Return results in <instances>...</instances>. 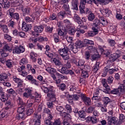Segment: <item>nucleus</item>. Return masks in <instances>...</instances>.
Here are the masks:
<instances>
[{
	"label": "nucleus",
	"instance_id": "obj_1",
	"mask_svg": "<svg viewBox=\"0 0 125 125\" xmlns=\"http://www.w3.org/2000/svg\"><path fill=\"white\" fill-rule=\"evenodd\" d=\"M41 89L44 92V93H47L48 98L49 99L51 102H54L56 101V97H55V94L53 89L54 87L53 86H50L47 87V84L46 83L45 81H42L41 85Z\"/></svg>",
	"mask_w": 125,
	"mask_h": 125
},
{
	"label": "nucleus",
	"instance_id": "obj_2",
	"mask_svg": "<svg viewBox=\"0 0 125 125\" xmlns=\"http://www.w3.org/2000/svg\"><path fill=\"white\" fill-rule=\"evenodd\" d=\"M68 51H69V48L67 47L59 50V53H60L63 60H68L70 58V56L68 54Z\"/></svg>",
	"mask_w": 125,
	"mask_h": 125
},
{
	"label": "nucleus",
	"instance_id": "obj_3",
	"mask_svg": "<svg viewBox=\"0 0 125 125\" xmlns=\"http://www.w3.org/2000/svg\"><path fill=\"white\" fill-rule=\"evenodd\" d=\"M43 31V26H35L34 27V31L32 32V35L34 37H38L40 33H42Z\"/></svg>",
	"mask_w": 125,
	"mask_h": 125
},
{
	"label": "nucleus",
	"instance_id": "obj_4",
	"mask_svg": "<svg viewBox=\"0 0 125 125\" xmlns=\"http://www.w3.org/2000/svg\"><path fill=\"white\" fill-rule=\"evenodd\" d=\"M57 71L63 74L68 75L69 74L71 75H74V71H72V70H68V68H66L64 66H62L61 69H58Z\"/></svg>",
	"mask_w": 125,
	"mask_h": 125
},
{
	"label": "nucleus",
	"instance_id": "obj_5",
	"mask_svg": "<svg viewBox=\"0 0 125 125\" xmlns=\"http://www.w3.org/2000/svg\"><path fill=\"white\" fill-rule=\"evenodd\" d=\"M25 51V47L23 46H16L13 50V53H23Z\"/></svg>",
	"mask_w": 125,
	"mask_h": 125
},
{
	"label": "nucleus",
	"instance_id": "obj_6",
	"mask_svg": "<svg viewBox=\"0 0 125 125\" xmlns=\"http://www.w3.org/2000/svg\"><path fill=\"white\" fill-rule=\"evenodd\" d=\"M81 97L86 106H89L91 103V100L83 94H81Z\"/></svg>",
	"mask_w": 125,
	"mask_h": 125
},
{
	"label": "nucleus",
	"instance_id": "obj_7",
	"mask_svg": "<svg viewBox=\"0 0 125 125\" xmlns=\"http://www.w3.org/2000/svg\"><path fill=\"white\" fill-rule=\"evenodd\" d=\"M41 115L36 113L34 114V125H41Z\"/></svg>",
	"mask_w": 125,
	"mask_h": 125
},
{
	"label": "nucleus",
	"instance_id": "obj_8",
	"mask_svg": "<svg viewBox=\"0 0 125 125\" xmlns=\"http://www.w3.org/2000/svg\"><path fill=\"white\" fill-rule=\"evenodd\" d=\"M68 25H70V21L68 20H64L63 21H59L57 23L59 28H61L63 26H67Z\"/></svg>",
	"mask_w": 125,
	"mask_h": 125
},
{
	"label": "nucleus",
	"instance_id": "obj_9",
	"mask_svg": "<svg viewBox=\"0 0 125 125\" xmlns=\"http://www.w3.org/2000/svg\"><path fill=\"white\" fill-rule=\"evenodd\" d=\"M10 76H11V74L9 72L1 73L0 74V81L3 82L4 80H7L8 77H10Z\"/></svg>",
	"mask_w": 125,
	"mask_h": 125
},
{
	"label": "nucleus",
	"instance_id": "obj_10",
	"mask_svg": "<svg viewBox=\"0 0 125 125\" xmlns=\"http://www.w3.org/2000/svg\"><path fill=\"white\" fill-rule=\"evenodd\" d=\"M0 4L1 5L3 8H5V9L9 8V7L10 6L9 2H5L4 1V0H0Z\"/></svg>",
	"mask_w": 125,
	"mask_h": 125
},
{
	"label": "nucleus",
	"instance_id": "obj_11",
	"mask_svg": "<svg viewBox=\"0 0 125 125\" xmlns=\"http://www.w3.org/2000/svg\"><path fill=\"white\" fill-rule=\"evenodd\" d=\"M99 49H100L102 54H104L106 57H108L110 55V51L109 50H104V49L101 46H99Z\"/></svg>",
	"mask_w": 125,
	"mask_h": 125
},
{
	"label": "nucleus",
	"instance_id": "obj_12",
	"mask_svg": "<svg viewBox=\"0 0 125 125\" xmlns=\"http://www.w3.org/2000/svg\"><path fill=\"white\" fill-rule=\"evenodd\" d=\"M7 110H8V107H6L4 108H3L0 111V118L1 119V118H4L6 116H7Z\"/></svg>",
	"mask_w": 125,
	"mask_h": 125
},
{
	"label": "nucleus",
	"instance_id": "obj_13",
	"mask_svg": "<svg viewBox=\"0 0 125 125\" xmlns=\"http://www.w3.org/2000/svg\"><path fill=\"white\" fill-rule=\"evenodd\" d=\"M86 2H88V0H81V3L79 7L81 12L83 11L84 9L85 8L84 4H85Z\"/></svg>",
	"mask_w": 125,
	"mask_h": 125
},
{
	"label": "nucleus",
	"instance_id": "obj_14",
	"mask_svg": "<svg viewBox=\"0 0 125 125\" xmlns=\"http://www.w3.org/2000/svg\"><path fill=\"white\" fill-rule=\"evenodd\" d=\"M117 121H118V118L115 117L109 118L108 120L107 124L109 125H116V124H117Z\"/></svg>",
	"mask_w": 125,
	"mask_h": 125
},
{
	"label": "nucleus",
	"instance_id": "obj_15",
	"mask_svg": "<svg viewBox=\"0 0 125 125\" xmlns=\"http://www.w3.org/2000/svg\"><path fill=\"white\" fill-rule=\"evenodd\" d=\"M56 109L57 111L60 112L61 116H63L64 115H66V110H64V108L62 106H57L56 107Z\"/></svg>",
	"mask_w": 125,
	"mask_h": 125
},
{
	"label": "nucleus",
	"instance_id": "obj_16",
	"mask_svg": "<svg viewBox=\"0 0 125 125\" xmlns=\"http://www.w3.org/2000/svg\"><path fill=\"white\" fill-rule=\"evenodd\" d=\"M21 10L23 12L24 16H25L26 14H30V12H31V8H30L29 7H27V6L25 7L22 8L21 9Z\"/></svg>",
	"mask_w": 125,
	"mask_h": 125
},
{
	"label": "nucleus",
	"instance_id": "obj_17",
	"mask_svg": "<svg viewBox=\"0 0 125 125\" xmlns=\"http://www.w3.org/2000/svg\"><path fill=\"white\" fill-rule=\"evenodd\" d=\"M21 29L25 32H28L29 30L32 29V24H22Z\"/></svg>",
	"mask_w": 125,
	"mask_h": 125
},
{
	"label": "nucleus",
	"instance_id": "obj_18",
	"mask_svg": "<svg viewBox=\"0 0 125 125\" xmlns=\"http://www.w3.org/2000/svg\"><path fill=\"white\" fill-rule=\"evenodd\" d=\"M100 12L104 15V16H109V13H110V10L108 9H100Z\"/></svg>",
	"mask_w": 125,
	"mask_h": 125
},
{
	"label": "nucleus",
	"instance_id": "obj_19",
	"mask_svg": "<svg viewBox=\"0 0 125 125\" xmlns=\"http://www.w3.org/2000/svg\"><path fill=\"white\" fill-rule=\"evenodd\" d=\"M78 0H72L71 4L73 9H75V10H78V9H79L78 8Z\"/></svg>",
	"mask_w": 125,
	"mask_h": 125
},
{
	"label": "nucleus",
	"instance_id": "obj_20",
	"mask_svg": "<svg viewBox=\"0 0 125 125\" xmlns=\"http://www.w3.org/2000/svg\"><path fill=\"white\" fill-rule=\"evenodd\" d=\"M37 56H38V55L34 51L31 52L30 58L32 59L33 62H37Z\"/></svg>",
	"mask_w": 125,
	"mask_h": 125
},
{
	"label": "nucleus",
	"instance_id": "obj_21",
	"mask_svg": "<svg viewBox=\"0 0 125 125\" xmlns=\"http://www.w3.org/2000/svg\"><path fill=\"white\" fill-rule=\"evenodd\" d=\"M93 24L96 28H99L101 26H102V24L101 23V22L100 21H99L98 19H95L94 21Z\"/></svg>",
	"mask_w": 125,
	"mask_h": 125
},
{
	"label": "nucleus",
	"instance_id": "obj_22",
	"mask_svg": "<svg viewBox=\"0 0 125 125\" xmlns=\"http://www.w3.org/2000/svg\"><path fill=\"white\" fill-rule=\"evenodd\" d=\"M99 62H97L92 67V71L94 72V73H97V71L99 70V65H100Z\"/></svg>",
	"mask_w": 125,
	"mask_h": 125
},
{
	"label": "nucleus",
	"instance_id": "obj_23",
	"mask_svg": "<svg viewBox=\"0 0 125 125\" xmlns=\"http://www.w3.org/2000/svg\"><path fill=\"white\" fill-rule=\"evenodd\" d=\"M62 8L63 9H64V10L67 12L68 14H70V13H71V11H70V6H69V4H63Z\"/></svg>",
	"mask_w": 125,
	"mask_h": 125
},
{
	"label": "nucleus",
	"instance_id": "obj_24",
	"mask_svg": "<svg viewBox=\"0 0 125 125\" xmlns=\"http://www.w3.org/2000/svg\"><path fill=\"white\" fill-rule=\"evenodd\" d=\"M63 115L62 116L64 117V121H67V122H71V120H72V117L71 116V115L67 113V112H66V114Z\"/></svg>",
	"mask_w": 125,
	"mask_h": 125
},
{
	"label": "nucleus",
	"instance_id": "obj_25",
	"mask_svg": "<svg viewBox=\"0 0 125 125\" xmlns=\"http://www.w3.org/2000/svg\"><path fill=\"white\" fill-rule=\"evenodd\" d=\"M0 100L2 102H5V101H6V100H7V97H6V96H5L4 92H2V93H0Z\"/></svg>",
	"mask_w": 125,
	"mask_h": 125
},
{
	"label": "nucleus",
	"instance_id": "obj_26",
	"mask_svg": "<svg viewBox=\"0 0 125 125\" xmlns=\"http://www.w3.org/2000/svg\"><path fill=\"white\" fill-rule=\"evenodd\" d=\"M74 19L78 21V23L79 25H82L83 23V21H81V18L79 16V15H77V14H74Z\"/></svg>",
	"mask_w": 125,
	"mask_h": 125
},
{
	"label": "nucleus",
	"instance_id": "obj_27",
	"mask_svg": "<svg viewBox=\"0 0 125 125\" xmlns=\"http://www.w3.org/2000/svg\"><path fill=\"white\" fill-rule=\"evenodd\" d=\"M5 64L7 68H12L13 66V62L11 60H8L6 61Z\"/></svg>",
	"mask_w": 125,
	"mask_h": 125
},
{
	"label": "nucleus",
	"instance_id": "obj_28",
	"mask_svg": "<svg viewBox=\"0 0 125 125\" xmlns=\"http://www.w3.org/2000/svg\"><path fill=\"white\" fill-rule=\"evenodd\" d=\"M69 50H71L73 53H77L78 52V47H76V46L69 45Z\"/></svg>",
	"mask_w": 125,
	"mask_h": 125
},
{
	"label": "nucleus",
	"instance_id": "obj_29",
	"mask_svg": "<svg viewBox=\"0 0 125 125\" xmlns=\"http://www.w3.org/2000/svg\"><path fill=\"white\" fill-rule=\"evenodd\" d=\"M83 47V43L81 40H78L75 42V47H77L78 48H82V47Z\"/></svg>",
	"mask_w": 125,
	"mask_h": 125
},
{
	"label": "nucleus",
	"instance_id": "obj_30",
	"mask_svg": "<svg viewBox=\"0 0 125 125\" xmlns=\"http://www.w3.org/2000/svg\"><path fill=\"white\" fill-rule=\"evenodd\" d=\"M12 3L14 6H19L22 3V0H14Z\"/></svg>",
	"mask_w": 125,
	"mask_h": 125
},
{
	"label": "nucleus",
	"instance_id": "obj_31",
	"mask_svg": "<svg viewBox=\"0 0 125 125\" xmlns=\"http://www.w3.org/2000/svg\"><path fill=\"white\" fill-rule=\"evenodd\" d=\"M43 112L45 113V114H48L49 115L48 118L49 119H52L53 117L52 115H51V113L50 112V110L48 109V108H44L43 109Z\"/></svg>",
	"mask_w": 125,
	"mask_h": 125
},
{
	"label": "nucleus",
	"instance_id": "obj_32",
	"mask_svg": "<svg viewBox=\"0 0 125 125\" xmlns=\"http://www.w3.org/2000/svg\"><path fill=\"white\" fill-rule=\"evenodd\" d=\"M25 21L27 23H31V22H34L35 21V18H30V17H25Z\"/></svg>",
	"mask_w": 125,
	"mask_h": 125
},
{
	"label": "nucleus",
	"instance_id": "obj_33",
	"mask_svg": "<svg viewBox=\"0 0 125 125\" xmlns=\"http://www.w3.org/2000/svg\"><path fill=\"white\" fill-rule=\"evenodd\" d=\"M53 62L55 63L56 66H60L62 64L60 60L57 59V58H55L53 59Z\"/></svg>",
	"mask_w": 125,
	"mask_h": 125
},
{
	"label": "nucleus",
	"instance_id": "obj_34",
	"mask_svg": "<svg viewBox=\"0 0 125 125\" xmlns=\"http://www.w3.org/2000/svg\"><path fill=\"white\" fill-rule=\"evenodd\" d=\"M13 46L11 45L10 46L8 44H6L4 46V49H5V50H8V51L11 52L13 50Z\"/></svg>",
	"mask_w": 125,
	"mask_h": 125
},
{
	"label": "nucleus",
	"instance_id": "obj_35",
	"mask_svg": "<svg viewBox=\"0 0 125 125\" xmlns=\"http://www.w3.org/2000/svg\"><path fill=\"white\" fill-rule=\"evenodd\" d=\"M37 40H38V42H47L48 41L47 38L43 37L42 36L37 37Z\"/></svg>",
	"mask_w": 125,
	"mask_h": 125
},
{
	"label": "nucleus",
	"instance_id": "obj_36",
	"mask_svg": "<svg viewBox=\"0 0 125 125\" xmlns=\"http://www.w3.org/2000/svg\"><path fill=\"white\" fill-rule=\"evenodd\" d=\"M53 38H54L55 42L56 43L59 42V41H60V40L59 39V36H58V34L55 33L53 35Z\"/></svg>",
	"mask_w": 125,
	"mask_h": 125
},
{
	"label": "nucleus",
	"instance_id": "obj_37",
	"mask_svg": "<svg viewBox=\"0 0 125 125\" xmlns=\"http://www.w3.org/2000/svg\"><path fill=\"white\" fill-rule=\"evenodd\" d=\"M83 42L86 44H90L91 45H93L94 44V42L93 41L88 39H84Z\"/></svg>",
	"mask_w": 125,
	"mask_h": 125
},
{
	"label": "nucleus",
	"instance_id": "obj_38",
	"mask_svg": "<svg viewBox=\"0 0 125 125\" xmlns=\"http://www.w3.org/2000/svg\"><path fill=\"white\" fill-rule=\"evenodd\" d=\"M28 59L27 58H22L20 62V65H24L25 64H28Z\"/></svg>",
	"mask_w": 125,
	"mask_h": 125
},
{
	"label": "nucleus",
	"instance_id": "obj_39",
	"mask_svg": "<svg viewBox=\"0 0 125 125\" xmlns=\"http://www.w3.org/2000/svg\"><path fill=\"white\" fill-rule=\"evenodd\" d=\"M95 18V16L93 13H91L88 16V20L89 21H92Z\"/></svg>",
	"mask_w": 125,
	"mask_h": 125
},
{
	"label": "nucleus",
	"instance_id": "obj_40",
	"mask_svg": "<svg viewBox=\"0 0 125 125\" xmlns=\"http://www.w3.org/2000/svg\"><path fill=\"white\" fill-rule=\"evenodd\" d=\"M120 54H117V53H114L112 55H111V57L112 58V60H116L118 59V58H120Z\"/></svg>",
	"mask_w": 125,
	"mask_h": 125
},
{
	"label": "nucleus",
	"instance_id": "obj_41",
	"mask_svg": "<svg viewBox=\"0 0 125 125\" xmlns=\"http://www.w3.org/2000/svg\"><path fill=\"white\" fill-rule=\"evenodd\" d=\"M108 71H109V67L106 66L104 69V72L103 73L102 77H106L107 76Z\"/></svg>",
	"mask_w": 125,
	"mask_h": 125
},
{
	"label": "nucleus",
	"instance_id": "obj_42",
	"mask_svg": "<svg viewBox=\"0 0 125 125\" xmlns=\"http://www.w3.org/2000/svg\"><path fill=\"white\" fill-rule=\"evenodd\" d=\"M104 87H105V89H103L102 91H103L104 92V93H106V94L109 93L110 90H111V89L110 88V86L108 85L107 86Z\"/></svg>",
	"mask_w": 125,
	"mask_h": 125
},
{
	"label": "nucleus",
	"instance_id": "obj_43",
	"mask_svg": "<svg viewBox=\"0 0 125 125\" xmlns=\"http://www.w3.org/2000/svg\"><path fill=\"white\" fill-rule=\"evenodd\" d=\"M110 101H111V100H110V99L108 97H104V102L105 106H107V104L109 103H110Z\"/></svg>",
	"mask_w": 125,
	"mask_h": 125
},
{
	"label": "nucleus",
	"instance_id": "obj_44",
	"mask_svg": "<svg viewBox=\"0 0 125 125\" xmlns=\"http://www.w3.org/2000/svg\"><path fill=\"white\" fill-rule=\"evenodd\" d=\"M82 76L83 78H88V73H87V70H83L82 72Z\"/></svg>",
	"mask_w": 125,
	"mask_h": 125
},
{
	"label": "nucleus",
	"instance_id": "obj_45",
	"mask_svg": "<svg viewBox=\"0 0 125 125\" xmlns=\"http://www.w3.org/2000/svg\"><path fill=\"white\" fill-rule=\"evenodd\" d=\"M118 90L121 92H122V93H124L125 92V85L124 84H121Z\"/></svg>",
	"mask_w": 125,
	"mask_h": 125
},
{
	"label": "nucleus",
	"instance_id": "obj_46",
	"mask_svg": "<svg viewBox=\"0 0 125 125\" xmlns=\"http://www.w3.org/2000/svg\"><path fill=\"white\" fill-rule=\"evenodd\" d=\"M30 83H31V84H34L37 86L39 85V82L34 78L30 81Z\"/></svg>",
	"mask_w": 125,
	"mask_h": 125
},
{
	"label": "nucleus",
	"instance_id": "obj_47",
	"mask_svg": "<svg viewBox=\"0 0 125 125\" xmlns=\"http://www.w3.org/2000/svg\"><path fill=\"white\" fill-rule=\"evenodd\" d=\"M11 17L14 18V19H15L16 20H17V21H18V20H19V14H18V13H16L13 14V15Z\"/></svg>",
	"mask_w": 125,
	"mask_h": 125
},
{
	"label": "nucleus",
	"instance_id": "obj_48",
	"mask_svg": "<svg viewBox=\"0 0 125 125\" xmlns=\"http://www.w3.org/2000/svg\"><path fill=\"white\" fill-rule=\"evenodd\" d=\"M46 71L48 73H50V74H54V73H56V70L52 67H50Z\"/></svg>",
	"mask_w": 125,
	"mask_h": 125
},
{
	"label": "nucleus",
	"instance_id": "obj_49",
	"mask_svg": "<svg viewBox=\"0 0 125 125\" xmlns=\"http://www.w3.org/2000/svg\"><path fill=\"white\" fill-rule=\"evenodd\" d=\"M50 120H51V119H50L48 118V119H46L44 121L45 125H53V123L51 122Z\"/></svg>",
	"mask_w": 125,
	"mask_h": 125
},
{
	"label": "nucleus",
	"instance_id": "obj_50",
	"mask_svg": "<svg viewBox=\"0 0 125 125\" xmlns=\"http://www.w3.org/2000/svg\"><path fill=\"white\" fill-rule=\"evenodd\" d=\"M8 26L11 28V29L14 28V27H15V22L13 21H10L8 23Z\"/></svg>",
	"mask_w": 125,
	"mask_h": 125
},
{
	"label": "nucleus",
	"instance_id": "obj_51",
	"mask_svg": "<svg viewBox=\"0 0 125 125\" xmlns=\"http://www.w3.org/2000/svg\"><path fill=\"white\" fill-rule=\"evenodd\" d=\"M125 116L124 114H121L119 116V122L122 123L123 122H125Z\"/></svg>",
	"mask_w": 125,
	"mask_h": 125
},
{
	"label": "nucleus",
	"instance_id": "obj_52",
	"mask_svg": "<svg viewBox=\"0 0 125 125\" xmlns=\"http://www.w3.org/2000/svg\"><path fill=\"white\" fill-rule=\"evenodd\" d=\"M118 68H112V69H110V68H108V72H109V73L110 74V75H112V74H114V72H117L118 71Z\"/></svg>",
	"mask_w": 125,
	"mask_h": 125
},
{
	"label": "nucleus",
	"instance_id": "obj_53",
	"mask_svg": "<svg viewBox=\"0 0 125 125\" xmlns=\"http://www.w3.org/2000/svg\"><path fill=\"white\" fill-rule=\"evenodd\" d=\"M113 81H114V78L112 76H109L107 80V82L109 84L113 83Z\"/></svg>",
	"mask_w": 125,
	"mask_h": 125
},
{
	"label": "nucleus",
	"instance_id": "obj_54",
	"mask_svg": "<svg viewBox=\"0 0 125 125\" xmlns=\"http://www.w3.org/2000/svg\"><path fill=\"white\" fill-rule=\"evenodd\" d=\"M60 89L62 91L66 89V84L65 83H62L59 85Z\"/></svg>",
	"mask_w": 125,
	"mask_h": 125
},
{
	"label": "nucleus",
	"instance_id": "obj_55",
	"mask_svg": "<svg viewBox=\"0 0 125 125\" xmlns=\"http://www.w3.org/2000/svg\"><path fill=\"white\" fill-rule=\"evenodd\" d=\"M33 113H34V109H33V108H29L26 111V114L27 116H30V115H32Z\"/></svg>",
	"mask_w": 125,
	"mask_h": 125
},
{
	"label": "nucleus",
	"instance_id": "obj_56",
	"mask_svg": "<svg viewBox=\"0 0 125 125\" xmlns=\"http://www.w3.org/2000/svg\"><path fill=\"white\" fill-rule=\"evenodd\" d=\"M108 43L111 46H114L115 44H116V42H115V41L113 40L109 39L108 40Z\"/></svg>",
	"mask_w": 125,
	"mask_h": 125
},
{
	"label": "nucleus",
	"instance_id": "obj_57",
	"mask_svg": "<svg viewBox=\"0 0 125 125\" xmlns=\"http://www.w3.org/2000/svg\"><path fill=\"white\" fill-rule=\"evenodd\" d=\"M18 36L21 38H26V33L23 32H18Z\"/></svg>",
	"mask_w": 125,
	"mask_h": 125
},
{
	"label": "nucleus",
	"instance_id": "obj_58",
	"mask_svg": "<svg viewBox=\"0 0 125 125\" xmlns=\"http://www.w3.org/2000/svg\"><path fill=\"white\" fill-rule=\"evenodd\" d=\"M66 110H67V113H71L72 111V108H71V106L69 104H66L65 106Z\"/></svg>",
	"mask_w": 125,
	"mask_h": 125
},
{
	"label": "nucleus",
	"instance_id": "obj_59",
	"mask_svg": "<svg viewBox=\"0 0 125 125\" xmlns=\"http://www.w3.org/2000/svg\"><path fill=\"white\" fill-rule=\"evenodd\" d=\"M76 33V29L75 28H71L70 30L68 31V34L69 35H74Z\"/></svg>",
	"mask_w": 125,
	"mask_h": 125
},
{
	"label": "nucleus",
	"instance_id": "obj_60",
	"mask_svg": "<svg viewBox=\"0 0 125 125\" xmlns=\"http://www.w3.org/2000/svg\"><path fill=\"white\" fill-rule=\"evenodd\" d=\"M119 89H114L111 91V94H118L119 93Z\"/></svg>",
	"mask_w": 125,
	"mask_h": 125
},
{
	"label": "nucleus",
	"instance_id": "obj_61",
	"mask_svg": "<svg viewBox=\"0 0 125 125\" xmlns=\"http://www.w3.org/2000/svg\"><path fill=\"white\" fill-rule=\"evenodd\" d=\"M85 62L83 60L80 59L78 62V65L80 66H83V65H84Z\"/></svg>",
	"mask_w": 125,
	"mask_h": 125
},
{
	"label": "nucleus",
	"instance_id": "obj_62",
	"mask_svg": "<svg viewBox=\"0 0 125 125\" xmlns=\"http://www.w3.org/2000/svg\"><path fill=\"white\" fill-rule=\"evenodd\" d=\"M7 92L9 94H14L15 93V91L12 88H10L7 90Z\"/></svg>",
	"mask_w": 125,
	"mask_h": 125
},
{
	"label": "nucleus",
	"instance_id": "obj_63",
	"mask_svg": "<svg viewBox=\"0 0 125 125\" xmlns=\"http://www.w3.org/2000/svg\"><path fill=\"white\" fill-rule=\"evenodd\" d=\"M14 9H13V8H11V9H9L8 11V13H9V15L11 17H12V15H13V14H14Z\"/></svg>",
	"mask_w": 125,
	"mask_h": 125
},
{
	"label": "nucleus",
	"instance_id": "obj_64",
	"mask_svg": "<svg viewBox=\"0 0 125 125\" xmlns=\"http://www.w3.org/2000/svg\"><path fill=\"white\" fill-rule=\"evenodd\" d=\"M53 125H61V122L60 119L56 120L55 122L53 123Z\"/></svg>",
	"mask_w": 125,
	"mask_h": 125
}]
</instances>
